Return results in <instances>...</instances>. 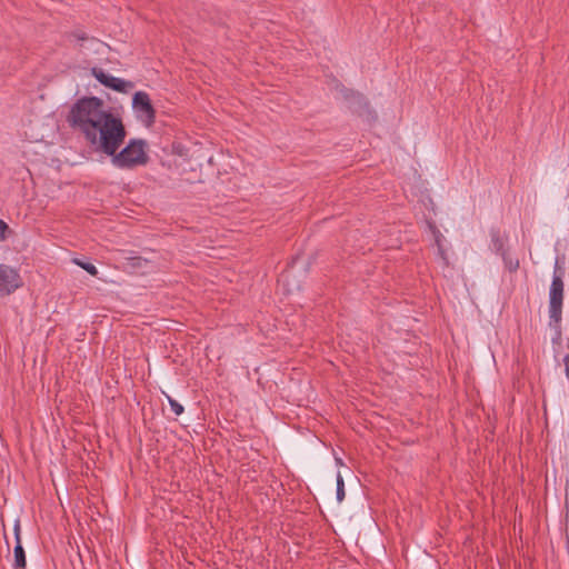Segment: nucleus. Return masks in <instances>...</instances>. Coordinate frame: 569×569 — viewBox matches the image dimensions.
<instances>
[{"label": "nucleus", "mask_w": 569, "mask_h": 569, "mask_svg": "<svg viewBox=\"0 0 569 569\" xmlns=\"http://www.w3.org/2000/svg\"><path fill=\"white\" fill-rule=\"evenodd\" d=\"M68 121L107 156L118 151L127 136L121 119L102 109H70Z\"/></svg>", "instance_id": "nucleus-1"}, {"label": "nucleus", "mask_w": 569, "mask_h": 569, "mask_svg": "<svg viewBox=\"0 0 569 569\" xmlns=\"http://www.w3.org/2000/svg\"><path fill=\"white\" fill-rule=\"evenodd\" d=\"M211 157L198 142H188V146L180 144V176L186 182L193 183L201 181V170L204 161Z\"/></svg>", "instance_id": "nucleus-2"}, {"label": "nucleus", "mask_w": 569, "mask_h": 569, "mask_svg": "<svg viewBox=\"0 0 569 569\" xmlns=\"http://www.w3.org/2000/svg\"><path fill=\"white\" fill-rule=\"evenodd\" d=\"M147 143L143 140H131L120 152L111 154V162L120 169H133L148 162L146 151Z\"/></svg>", "instance_id": "nucleus-3"}, {"label": "nucleus", "mask_w": 569, "mask_h": 569, "mask_svg": "<svg viewBox=\"0 0 569 569\" xmlns=\"http://www.w3.org/2000/svg\"><path fill=\"white\" fill-rule=\"evenodd\" d=\"M563 281L560 274L555 272L549 292V326L560 330L562 319Z\"/></svg>", "instance_id": "nucleus-4"}, {"label": "nucleus", "mask_w": 569, "mask_h": 569, "mask_svg": "<svg viewBox=\"0 0 569 569\" xmlns=\"http://www.w3.org/2000/svg\"><path fill=\"white\" fill-rule=\"evenodd\" d=\"M21 286L22 279L19 272L7 264H0V293L8 296Z\"/></svg>", "instance_id": "nucleus-5"}, {"label": "nucleus", "mask_w": 569, "mask_h": 569, "mask_svg": "<svg viewBox=\"0 0 569 569\" xmlns=\"http://www.w3.org/2000/svg\"><path fill=\"white\" fill-rule=\"evenodd\" d=\"M93 74L100 83L119 92L128 93L131 92L134 88L133 82L116 78L109 73H106L102 69L94 68Z\"/></svg>", "instance_id": "nucleus-6"}, {"label": "nucleus", "mask_w": 569, "mask_h": 569, "mask_svg": "<svg viewBox=\"0 0 569 569\" xmlns=\"http://www.w3.org/2000/svg\"><path fill=\"white\" fill-rule=\"evenodd\" d=\"M16 546H14V568H26V552L20 539V525L19 522L14 526Z\"/></svg>", "instance_id": "nucleus-7"}, {"label": "nucleus", "mask_w": 569, "mask_h": 569, "mask_svg": "<svg viewBox=\"0 0 569 569\" xmlns=\"http://www.w3.org/2000/svg\"><path fill=\"white\" fill-rule=\"evenodd\" d=\"M490 238H491L490 249L493 252H496L497 254H501L508 250L506 248V242L508 240V237L506 234L501 233V231L499 229H491Z\"/></svg>", "instance_id": "nucleus-8"}, {"label": "nucleus", "mask_w": 569, "mask_h": 569, "mask_svg": "<svg viewBox=\"0 0 569 569\" xmlns=\"http://www.w3.org/2000/svg\"><path fill=\"white\" fill-rule=\"evenodd\" d=\"M132 107H152L149 94L144 91H137L132 97Z\"/></svg>", "instance_id": "nucleus-9"}, {"label": "nucleus", "mask_w": 569, "mask_h": 569, "mask_svg": "<svg viewBox=\"0 0 569 569\" xmlns=\"http://www.w3.org/2000/svg\"><path fill=\"white\" fill-rule=\"evenodd\" d=\"M502 260H503V263H505V267L510 271V272H515L518 268H519V260L518 259H513L508 250L505 251L503 253L500 254Z\"/></svg>", "instance_id": "nucleus-10"}, {"label": "nucleus", "mask_w": 569, "mask_h": 569, "mask_svg": "<svg viewBox=\"0 0 569 569\" xmlns=\"http://www.w3.org/2000/svg\"><path fill=\"white\" fill-rule=\"evenodd\" d=\"M140 118L143 119L146 126L150 127L154 121V111L156 109H139Z\"/></svg>", "instance_id": "nucleus-11"}, {"label": "nucleus", "mask_w": 569, "mask_h": 569, "mask_svg": "<svg viewBox=\"0 0 569 569\" xmlns=\"http://www.w3.org/2000/svg\"><path fill=\"white\" fill-rule=\"evenodd\" d=\"M72 107H102V101L99 98H90L88 100H79Z\"/></svg>", "instance_id": "nucleus-12"}, {"label": "nucleus", "mask_w": 569, "mask_h": 569, "mask_svg": "<svg viewBox=\"0 0 569 569\" xmlns=\"http://www.w3.org/2000/svg\"><path fill=\"white\" fill-rule=\"evenodd\" d=\"M345 481L340 472L337 475V500L341 502L345 499Z\"/></svg>", "instance_id": "nucleus-13"}, {"label": "nucleus", "mask_w": 569, "mask_h": 569, "mask_svg": "<svg viewBox=\"0 0 569 569\" xmlns=\"http://www.w3.org/2000/svg\"><path fill=\"white\" fill-rule=\"evenodd\" d=\"M73 262L81 267L82 269H84L88 273H90L91 276L96 277L98 274V269L90 262H83V261H80L79 259H73Z\"/></svg>", "instance_id": "nucleus-14"}, {"label": "nucleus", "mask_w": 569, "mask_h": 569, "mask_svg": "<svg viewBox=\"0 0 569 569\" xmlns=\"http://www.w3.org/2000/svg\"><path fill=\"white\" fill-rule=\"evenodd\" d=\"M129 264L133 268H141L146 266L149 261L141 257H130L128 258Z\"/></svg>", "instance_id": "nucleus-15"}, {"label": "nucleus", "mask_w": 569, "mask_h": 569, "mask_svg": "<svg viewBox=\"0 0 569 569\" xmlns=\"http://www.w3.org/2000/svg\"><path fill=\"white\" fill-rule=\"evenodd\" d=\"M9 231V226L0 219V241H4L7 239V232Z\"/></svg>", "instance_id": "nucleus-16"}, {"label": "nucleus", "mask_w": 569, "mask_h": 569, "mask_svg": "<svg viewBox=\"0 0 569 569\" xmlns=\"http://www.w3.org/2000/svg\"><path fill=\"white\" fill-rule=\"evenodd\" d=\"M431 229L435 237V243L436 246H439V243H442L445 240V237L435 226H432Z\"/></svg>", "instance_id": "nucleus-17"}, {"label": "nucleus", "mask_w": 569, "mask_h": 569, "mask_svg": "<svg viewBox=\"0 0 569 569\" xmlns=\"http://www.w3.org/2000/svg\"><path fill=\"white\" fill-rule=\"evenodd\" d=\"M437 248H438V254H439V257L441 258V260L443 261V263H445L446 266H448V264H449V260H448V257H447V252H446V250H445V248H443V244H442V243H439V246H437Z\"/></svg>", "instance_id": "nucleus-18"}, {"label": "nucleus", "mask_w": 569, "mask_h": 569, "mask_svg": "<svg viewBox=\"0 0 569 569\" xmlns=\"http://www.w3.org/2000/svg\"><path fill=\"white\" fill-rule=\"evenodd\" d=\"M70 36L79 41L88 40V36L83 31H80V30H76V31L71 32Z\"/></svg>", "instance_id": "nucleus-19"}, {"label": "nucleus", "mask_w": 569, "mask_h": 569, "mask_svg": "<svg viewBox=\"0 0 569 569\" xmlns=\"http://www.w3.org/2000/svg\"><path fill=\"white\" fill-rule=\"evenodd\" d=\"M347 92H348V93H346V94H345V96H346V98H349V96H356V92H355V91H352V90H347ZM357 98H358V99H357V102H358V103H361V102H362V100H363L362 94L357 92Z\"/></svg>", "instance_id": "nucleus-20"}, {"label": "nucleus", "mask_w": 569, "mask_h": 569, "mask_svg": "<svg viewBox=\"0 0 569 569\" xmlns=\"http://www.w3.org/2000/svg\"><path fill=\"white\" fill-rule=\"evenodd\" d=\"M169 402H170L172 410L178 415V400L169 397Z\"/></svg>", "instance_id": "nucleus-21"}, {"label": "nucleus", "mask_w": 569, "mask_h": 569, "mask_svg": "<svg viewBox=\"0 0 569 569\" xmlns=\"http://www.w3.org/2000/svg\"><path fill=\"white\" fill-rule=\"evenodd\" d=\"M292 271H293L292 269H291V270H287V271L282 274V280H283V281H288V280H289V278H290V277H291V274H292Z\"/></svg>", "instance_id": "nucleus-22"}, {"label": "nucleus", "mask_w": 569, "mask_h": 569, "mask_svg": "<svg viewBox=\"0 0 569 569\" xmlns=\"http://www.w3.org/2000/svg\"><path fill=\"white\" fill-rule=\"evenodd\" d=\"M179 410H180V415L183 412V407L180 405L179 407Z\"/></svg>", "instance_id": "nucleus-23"}]
</instances>
